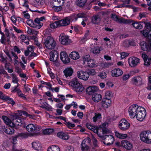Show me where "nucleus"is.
<instances>
[{
    "label": "nucleus",
    "mask_w": 151,
    "mask_h": 151,
    "mask_svg": "<svg viewBox=\"0 0 151 151\" xmlns=\"http://www.w3.org/2000/svg\"><path fill=\"white\" fill-rule=\"evenodd\" d=\"M23 115L27 116L26 111H16L11 115V118L12 120V126H21L24 123L23 119L20 117Z\"/></svg>",
    "instance_id": "nucleus-1"
},
{
    "label": "nucleus",
    "mask_w": 151,
    "mask_h": 151,
    "mask_svg": "<svg viewBox=\"0 0 151 151\" xmlns=\"http://www.w3.org/2000/svg\"><path fill=\"white\" fill-rule=\"evenodd\" d=\"M85 17V14L82 13H80L77 15L75 14L70 17H68L63 19L59 20L60 26H67L70 23L71 19L73 21H76L78 18H83Z\"/></svg>",
    "instance_id": "nucleus-2"
},
{
    "label": "nucleus",
    "mask_w": 151,
    "mask_h": 151,
    "mask_svg": "<svg viewBox=\"0 0 151 151\" xmlns=\"http://www.w3.org/2000/svg\"><path fill=\"white\" fill-rule=\"evenodd\" d=\"M140 139L146 144H151V131L149 130L142 132L140 134Z\"/></svg>",
    "instance_id": "nucleus-3"
},
{
    "label": "nucleus",
    "mask_w": 151,
    "mask_h": 151,
    "mask_svg": "<svg viewBox=\"0 0 151 151\" xmlns=\"http://www.w3.org/2000/svg\"><path fill=\"white\" fill-rule=\"evenodd\" d=\"M26 129L29 132L35 134H39L42 131L41 127L36 124H29L27 126Z\"/></svg>",
    "instance_id": "nucleus-4"
},
{
    "label": "nucleus",
    "mask_w": 151,
    "mask_h": 151,
    "mask_svg": "<svg viewBox=\"0 0 151 151\" xmlns=\"http://www.w3.org/2000/svg\"><path fill=\"white\" fill-rule=\"evenodd\" d=\"M44 45L46 49L48 50L54 49L56 46V42L54 39L50 36L48 37L44 41Z\"/></svg>",
    "instance_id": "nucleus-5"
},
{
    "label": "nucleus",
    "mask_w": 151,
    "mask_h": 151,
    "mask_svg": "<svg viewBox=\"0 0 151 151\" xmlns=\"http://www.w3.org/2000/svg\"><path fill=\"white\" fill-rule=\"evenodd\" d=\"M135 117L137 119L140 121H143L146 116V112L145 109L142 107H139Z\"/></svg>",
    "instance_id": "nucleus-6"
},
{
    "label": "nucleus",
    "mask_w": 151,
    "mask_h": 151,
    "mask_svg": "<svg viewBox=\"0 0 151 151\" xmlns=\"http://www.w3.org/2000/svg\"><path fill=\"white\" fill-rule=\"evenodd\" d=\"M140 106L136 104H133L129 106L127 110L130 117L131 119L134 118L137 111V110Z\"/></svg>",
    "instance_id": "nucleus-7"
},
{
    "label": "nucleus",
    "mask_w": 151,
    "mask_h": 151,
    "mask_svg": "<svg viewBox=\"0 0 151 151\" xmlns=\"http://www.w3.org/2000/svg\"><path fill=\"white\" fill-rule=\"evenodd\" d=\"M130 126V124L124 118H123L120 120L118 124L119 128L122 131H126L128 130Z\"/></svg>",
    "instance_id": "nucleus-8"
},
{
    "label": "nucleus",
    "mask_w": 151,
    "mask_h": 151,
    "mask_svg": "<svg viewBox=\"0 0 151 151\" xmlns=\"http://www.w3.org/2000/svg\"><path fill=\"white\" fill-rule=\"evenodd\" d=\"M103 134H101V137H100L103 139V142L105 144L108 145L112 144L114 141V139L113 136L111 135H103Z\"/></svg>",
    "instance_id": "nucleus-9"
},
{
    "label": "nucleus",
    "mask_w": 151,
    "mask_h": 151,
    "mask_svg": "<svg viewBox=\"0 0 151 151\" xmlns=\"http://www.w3.org/2000/svg\"><path fill=\"white\" fill-rule=\"evenodd\" d=\"M59 40L61 44L63 45H68L71 42V40L69 39V37L65 34L61 33L59 36Z\"/></svg>",
    "instance_id": "nucleus-10"
},
{
    "label": "nucleus",
    "mask_w": 151,
    "mask_h": 151,
    "mask_svg": "<svg viewBox=\"0 0 151 151\" xmlns=\"http://www.w3.org/2000/svg\"><path fill=\"white\" fill-rule=\"evenodd\" d=\"M128 62L131 67H135L139 63L140 60L137 57H132L128 58Z\"/></svg>",
    "instance_id": "nucleus-11"
},
{
    "label": "nucleus",
    "mask_w": 151,
    "mask_h": 151,
    "mask_svg": "<svg viewBox=\"0 0 151 151\" xmlns=\"http://www.w3.org/2000/svg\"><path fill=\"white\" fill-rule=\"evenodd\" d=\"M60 60L63 63L67 64L70 62V59L65 52L64 51L61 52L60 53Z\"/></svg>",
    "instance_id": "nucleus-12"
},
{
    "label": "nucleus",
    "mask_w": 151,
    "mask_h": 151,
    "mask_svg": "<svg viewBox=\"0 0 151 151\" xmlns=\"http://www.w3.org/2000/svg\"><path fill=\"white\" fill-rule=\"evenodd\" d=\"M77 75L79 79L85 81L87 80L89 77L87 71H83L82 70L78 72Z\"/></svg>",
    "instance_id": "nucleus-13"
},
{
    "label": "nucleus",
    "mask_w": 151,
    "mask_h": 151,
    "mask_svg": "<svg viewBox=\"0 0 151 151\" xmlns=\"http://www.w3.org/2000/svg\"><path fill=\"white\" fill-rule=\"evenodd\" d=\"M90 139L88 137L84 139L82 142L81 145V147L82 151H88L89 147L87 144L89 143Z\"/></svg>",
    "instance_id": "nucleus-14"
},
{
    "label": "nucleus",
    "mask_w": 151,
    "mask_h": 151,
    "mask_svg": "<svg viewBox=\"0 0 151 151\" xmlns=\"http://www.w3.org/2000/svg\"><path fill=\"white\" fill-rule=\"evenodd\" d=\"M86 126L87 128L93 131L94 132L97 134L99 137H101V133L99 132V129L98 128V127L94 126L89 123L86 124Z\"/></svg>",
    "instance_id": "nucleus-15"
},
{
    "label": "nucleus",
    "mask_w": 151,
    "mask_h": 151,
    "mask_svg": "<svg viewBox=\"0 0 151 151\" xmlns=\"http://www.w3.org/2000/svg\"><path fill=\"white\" fill-rule=\"evenodd\" d=\"M111 73L112 77H118L122 75L124 72L120 68H115L111 70Z\"/></svg>",
    "instance_id": "nucleus-16"
},
{
    "label": "nucleus",
    "mask_w": 151,
    "mask_h": 151,
    "mask_svg": "<svg viewBox=\"0 0 151 151\" xmlns=\"http://www.w3.org/2000/svg\"><path fill=\"white\" fill-rule=\"evenodd\" d=\"M32 147L35 150L42 151L43 150L42 144L39 141H36L32 143Z\"/></svg>",
    "instance_id": "nucleus-17"
},
{
    "label": "nucleus",
    "mask_w": 151,
    "mask_h": 151,
    "mask_svg": "<svg viewBox=\"0 0 151 151\" xmlns=\"http://www.w3.org/2000/svg\"><path fill=\"white\" fill-rule=\"evenodd\" d=\"M111 17L114 20L119 23H128L129 22L128 20L123 18H118V17L115 14H111Z\"/></svg>",
    "instance_id": "nucleus-18"
},
{
    "label": "nucleus",
    "mask_w": 151,
    "mask_h": 151,
    "mask_svg": "<svg viewBox=\"0 0 151 151\" xmlns=\"http://www.w3.org/2000/svg\"><path fill=\"white\" fill-rule=\"evenodd\" d=\"M132 82L133 84L137 86H140L143 84L142 79L139 76L133 78L132 79Z\"/></svg>",
    "instance_id": "nucleus-19"
},
{
    "label": "nucleus",
    "mask_w": 151,
    "mask_h": 151,
    "mask_svg": "<svg viewBox=\"0 0 151 151\" xmlns=\"http://www.w3.org/2000/svg\"><path fill=\"white\" fill-rule=\"evenodd\" d=\"M111 101L109 99L103 98L101 102L102 107L105 108H108L111 104Z\"/></svg>",
    "instance_id": "nucleus-20"
},
{
    "label": "nucleus",
    "mask_w": 151,
    "mask_h": 151,
    "mask_svg": "<svg viewBox=\"0 0 151 151\" xmlns=\"http://www.w3.org/2000/svg\"><path fill=\"white\" fill-rule=\"evenodd\" d=\"M121 145L123 147L128 150H131L133 148L132 144L127 140L122 141Z\"/></svg>",
    "instance_id": "nucleus-21"
},
{
    "label": "nucleus",
    "mask_w": 151,
    "mask_h": 151,
    "mask_svg": "<svg viewBox=\"0 0 151 151\" xmlns=\"http://www.w3.org/2000/svg\"><path fill=\"white\" fill-rule=\"evenodd\" d=\"M58 55L57 51L55 50L51 51L50 53V60L53 62L55 61L57 59Z\"/></svg>",
    "instance_id": "nucleus-22"
},
{
    "label": "nucleus",
    "mask_w": 151,
    "mask_h": 151,
    "mask_svg": "<svg viewBox=\"0 0 151 151\" xmlns=\"http://www.w3.org/2000/svg\"><path fill=\"white\" fill-rule=\"evenodd\" d=\"M108 123L105 122L101 124L98 127V128L99 129L100 133L101 134L106 133L107 132V130L106 128V126H107Z\"/></svg>",
    "instance_id": "nucleus-23"
},
{
    "label": "nucleus",
    "mask_w": 151,
    "mask_h": 151,
    "mask_svg": "<svg viewBox=\"0 0 151 151\" xmlns=\"http://www.w3.org/2000/svg\"><path fill=\"white\" fill-rule=\"evenodd\" d=\"M92 99L95 102H98L102 99V96L101 94L95 93L92 96Z\"/></svg>",
    "instance_id": "nucleus-24"
},
{
    "label": "nucleus",
    "mask_w": 151,
    "mask_h": 151,
    "mask_svg": "<svg viewBox=\"0 0 151 151\" xmlns=\"http://www.w3.org/2000/svg\"><path fill=\"white\" fill-rule=\"evenodd\" d=\"M63 73L66 78L70 77L73 73V70L71 67H68L66 68L63 71Z\"/></svg>",
    "instance_id": "nucleus-25"
},
{
    "label": "nucleus",
    "mask_w": 151,
    "mask_h": 151,
    "mask_svg": "<svg viewBox=\"0 0 151 151\" xmlns=\"http://www.w3.org/2000/svg\"><path fill=\"white\" fill-rule=\"evenodd\" d=\"M69 57L72 60H76L80 58L79 53L76 51H73L69 54Z\"/></svg>",
    "instance_id": "nucleus-26"
},
{
    "label": "nucleus",
    "mask_w": 151,
    "mask_h": 151,
    "mask_svg": "<svg viewBox=\"0 0 151 151\" xmlns=\"http://www.w3.org/2000/svg\"><path fill=\"white\" fill-rule=\"evenodd\" d=\"M140 45L141 49L144 51L149 50L150 47V45L148 43L144 41L141 42L140 43Z\"/></svg>",
    "instance_id": "nucleus-27"
},
{
    "label": "nucleus",
    "mask_w": 151,
    "mask_h": 151,
    "mask_svg": "<svg viewBox=\"0 0 151 151\" xmlns=\"http://www.w3.org/2000/svg\"><path fill=\"white\" fill-rule=\"evenodd\" d=\"M142 57L144 61V64L145 65H149L151 64V57L149 58L145 54L143 53L142 54Z\"/></svg>",
    "instance_id": "nucleus-28"
},
{
    "label": "nucleus",
    "mask_w": 151,
    "mask_h": 151,
    "mask_svg": "<svg viewBox=\"0 0 151 151\" xmlns=\"http://www.w3.org/2000/svg\"><path fill=\"white\" fill-rule=\"evenodd\" d=\"M0 98L1 99L7 101L8 103L12 105L15 104V102L13 99L8 96L1 94L0 95Z\"/></svg>",
    "instance_id": "nucleus-29"
},
{
    "label": "nucleus",
    "mask_w": 151,
    "mask_h": 151,
    "mask_svg": "<svg viewBox=\"0 0 151 151\" xmlns=\"http://www.w3.org/2000/svg\"><path fill=\"white\" fill-rule=\"evenodd\" d=\"M69 85L73 87L74 89L79 85L80 83L78 81L77 78H75L73 79L69 83Z\"/></svg>",
    "instance_id": "nucleus-30"
},
{
    "label": "nucleus",
    "mask_w": 151,
    "mask_h": 151,
    "mask_svg": "<svg viewBox=\"0 0 151 151\" xmlns=\"http://www.w3.org/2000/svg\"><path fill=\"white\" fill-rule=\"evenodd\" d=\"M87 64V66L90 68H96L98 65L96 61L93 59L89 60Z\"/></svg>",
    "instance_id": "nucleus-31"
},
{
    "label": "nucleus",
    "mask_w": 151,
    "mask_h": 151,
    "mask_svg": "<svg viewBox=\"0 0 151 151\" xmlns=\"http://www.w3.org/2000/svg\"><path fill=\"white\" fill-rule=\"evenodd\" d=\"M12 126H9L6 127L4 129V130L5 132L6 133L9 134H12L14 133V130L13 127Z\"/></svg>",
    "instance_id": "nucleus-32"
},
{
    "label": "nucleus",
    "mask_w": 151,
    "mask_h": 151,
    "mask_svg": "<svg viewBox=\"0 0 151 151\" xmlns=\"http://www.w3.org/2000/svg\"><path fill=\"white\" fill-rule=\"evenodd\" d=\"M114 133L116 137L120 139H125L128 137L127 134H122L117 131H115L114 132Z\"/></svg>",
    "instance_id": "nucleus-33"
},
{
    "label": "nucleus",
    "mask_w": 151,
    "mask_h": 151,
    "mask_svg": "<svg viewBox=\"0 0 151 151\" xmlns=\"http://www.w3.org/2000/svg\"><path fill=\"white\" fill-rule=\"evenodd\" d=\"M57 136L64 140H67L68 139V135L63 132H58L57 134Z\"/></svg>",
    "instance_id": "nucleus-34"
},
{
    "label": "nucleus",
    "mask_w": 151,
    "mask_h": 151,
    "mask_svg": "<svg viewBox=\"0 0 151 151\" xmlns=\"http://www.w3.org/2000/svg\"><path fill=\"white\" fill-rule=\"evenodd\" d=\"M11 20L14 24H16L17 22L18 23L20 22L22 19L20 17H16L14 15H12L11 17Z\"/></svg>",
    "instance_id": "nucleus-35"
},
{
    "label": "nucleus",
    "mask_w": 151,
    "mask_h": 151,
    "mask_svg": "<svg viewBox=\"0 0 151 151\" xmlns=\"http://www.w3.org/2000/svg\"><path fill=\"white\" fill-rule=\"evenodd\" d=\"M95 87L89 86L86 89V93L89 95H92L96 93Z\"/></svg>",
    "instance_id": "nucleus-36"
},
{
    "label": "nucleus",
    "mask_w": 151,
    "mask_h": 151,
    "mask_svg": "<svg viewBox=\"0 0 151 151\" xmlns=\"http://www.w3.org/2000/svg\"><path fill=\"white\" fill-rule=\"evenodd\" d=\"M2 119L6 124L12 126V121L7 117L3 116H2Z\"/></svg>",
    "instance_id": "nucleus-37"
},
{
    "label": "nucleus",
    "mask_w": 151,
    "mask_h": 151,
    "mask_svg": "<svg viewBox=\"0 0 151 151\" xmlns=\"http://www.w3.org/2000/svg\"><path fill=\"white\" fill-rule=\"evenodd\" d=\"M101 47L98 46H94L91 48V51L93 54L96 55L99 54L100 52Z\"/></svg>",
    "instance_id": "nucleus-38"
},
{
    "label": "nucleus",
    "mask_w": 151,
    "mask_h": 151,
    "mask_svg": "<svg viewBox=\"0 0 151 151\" xmlns=\"http://www.w3.org/2000/svg\"><path fill=\"white\" fill-rule=\"evenodd\" d=\"M92 22L94 24H98L101 21V19L98 15L94 16L92 18Z\"/></svg>",
    "instance_id": "nucleus-39"
},
{
    "label": "nucleus",
    "mask_w": 151,
    "mask_h": 151,
    "mask_svg": "<svg viewBox=\"0 0 151 151\" xmlns=\"http://www.w3.org/2000/svg\"><path fill=\"white\" fill-rule=\"evenodd\" d=\"M47 151H60V148L57 145H52L50 146L47 149Z\"/></svg>",
    "instance_id": "nucleus-40"
},
{
    "label": "nucleus",
    "mask_w": 151,
    "mask_h": 151,
    "mask_svg": "<svg viewBox=\"0 0 151 151\" xmlns=\"http://www.w3.org/2000/svg\"><path fill=\"white\" fill-rule=\"evenodd\" d=\"M142 23L140 22H135L133 23L132 25L136 29H141L143 28V25L142 24Z\"/></svg>",
    "instance_id": "nucleus-41"
},
{
    "label": "nucleus",
    "mask_w": 151,
    "mask_h": 151,
    "mask_svg": "<svg viewBox=\"0 0 151 151\" xmlns=\"http://www.w3.org/2000/svg\"><path fill=\"white\" fill-rule=\"evenodd\" d=\"M87 0H77L76 3L80 7H83L85 5Z\"/></svg>",
    "instance_id": "nucleus-42"
},
{
    "label": "nucleus",
    "mask_w": 151,
    "mask_h": 151,
    "mask_svg": "<svg viewBox=\"0 0 151 151\" xmlns=\"http://www.w3.org/2000/svg\"><path fill=\"white\" fill-rule=\"evenodd\" d=\"M84 89V87L83 85L80 83L78 86L75 88L74 90L76 92L80 93L82 92Z\"/></svg>",
    "instance_id": "nucleus-43"
},
{
    "label": "nucleus",
    "mask_w": 151,
    "mask_h": 151,
    "mask_svg": "<svg viewBox=\"0 0 151 151\" xmlns=\"http://www.w3.org/2000/svg\"><path fill=\"white\" fill-rule=\"evenodd\" d=\"M71 28L72 29H74L75 32L77 33H79L81 31L82 29V27L78 25H75L74 27L71 26Z\"/></svg>",
    "instance_id": "nucleus-44"
},
{
    "label": "nucleus",
    "mask_w": 151,
    "mask_h": 151,
    "mask_svg": "<svg viewBox=\"0 0 151 151\" xmlns=\"http://www.w3.org/2000/svg\"><path fill=\"white\" fill-rule=\"evenodd\" d=\"M29 4L28 2L26 0H24V2L23 4V7L25 8L27 10L29 9V11L31 12H35V11L32 10L29 7Z\"/></svg>",
    "instance_id": "nucleus-45"
},
{
    "label": "nucleus",
    "mask_w": 151,
    "mask_h": 151,
    "mask_svg": "<svg viewBox=\"0 0 151 151\" xmlns=\"http://www.w3.org/2000/svg\"><path fill=\"white\" fill-rule=\"evenodd\" d=\"M101 118V114L96 113L95 116L93 118V122H96Z\"/></svg>",
    "instance_id": "nucleus-46"
},
{
    "label": "nucleus",
    "mask_w": 151,
    "mask_h": 151,
    "mask_svg": "<svg viewBox=\"0 0 151 151\" xmlns=\"http://www.w3.org/2000/svg\"><path fill=\"white\" fill-rule=\"evenodd\" d=\"M120 1L123 2V4L118 5L116 7L118 8L122 7L124 6V5L126 4H129L130 3V0H120Z\"/></svg>",
    "instance_id": "nucleus-47"
},
{
    "label": "nucleus",
    "mask_w": 151,
    "mask_h": 151,
    "mask_svg": "<svg viewBox=\"0 0 151 151\" xmlns=\"http://www.w3.org/2000/svg\"><path fill=\"white\" fill-rule=\"evenodd\" d=\"M56 4H57L58 6H62L64 5L65 3L64 1V0H52Z\"/></svg>",
    "instance_id": "nucleus-48"
},
{
    "label": "nucleus",
    "mask_w": 151,
    "mask_h": 151,
    "mask_svg": "<svg viewBox=\"0 0 151 151\" xmlns=\"http://www.w3.org/2000/svg\"><path fill=\"white\" fill-rule=\"evenodd\" d=\"M60 26L59 21H55L54 23L50 24V27L51 28H55Z\"/></svg>",
    "instance_id": "nucleus-49"
},
{
    "label": "nucleus",
    "mask_w": 151,
    "mask_h": 151,
    "mask_svg": "<svg viewBox=\"0 0 151 151\" xmlns=\"http://www.w3.org/2000/svg\"><path fill=\"white\" fill-rule=\"evenodd\" d=\"M52 9L55 12H58L59 11H60L62 10V7L59 6H53L52 7Z\"/></svg>",
    "instance_id": "nucleus-50"
},
{
    "label": "nucleus",
    "mask_w": 151,
    "mask_h": 151,
    "mask_svg": "<svg viewBox=\"0 0 151 151\" xmlns=\"http://www.w3.org/2000/svg\"><path fill=\"white\" fill-rule=\"evenodd\" d=\"M113 65L112 63H102L101 64V67L102 68H108L110 66L112 65Z\"/></svg>",
    "instance_id": "nucleus-51"
},
{
    "label": "nucleus",
    "mask_w": 151,
    "mask_h": 151,
    "mask_svg": "<svg viewBox=\"0 0 151 151\" xmlns=\"http://www.w3.org/2000/svg\"><path fill=\"white\" fill-rule=\"evenodd\" d=\"M54 132V129H47L43 131V133L45 134H49Z\"/></svg>",
    "instance_id": "nucleus-52"
},
{
    "label": "nucleus",
    "mask_w": 151,
    "mask_h": 151,
    "mask_svg": "<svg viewBox=\"0 0 151 151\" xmlns=\"http://www.w3.org/2000/svg\"><path fill=\"white\" fill-rule=\"evenodd\" d=\"M131 76L130 74L129 73L124 74L122 77V80L126 81L128 80Z\"/></svg>",
    "instance_id": "nucleus-53"
},
{
    "label": "nucleus",
    "mask_w": 151,
    "mask_h": 151,
    "mask_svg": "<svg viewBox=\"0 0 151 151\" xmlns=\"http://www.w3.org/2000/svg\"><path fill=\"white\" fill-rule=\"evenodd\" d=\"M91 59L90 55H87L83 57V60L84 63L86 62L88 63V62Z\"/></svg>",
    "instance_id": "nucleus-54"
},
{
    "label": "nucleus",
    "mask_w": 151,
    "mask_h": 151,
    "mask_svg": "<svg viewBox=\"0 0 151 151\" xmlns=\"http://www.w3.org/2000/svg\"><path fill=\"white\" fill-rule=\"evenodd\" d=\"M106 73L104 72H99L98 75V76L101 79H104L106 78L107 76Z\"/></svg>",
    "instance_id": "nucleus-55"
},
{
    "label": "nucleus",
    "mask_w": 151,
    "mask_h": 151,
    "mask_svg": "<svg viewBox=\"0 0 151 151\" xmlns=\"http://www.w3.org/2000/svg\"><path fill=\"white\" fill-rule=\"evenodd\" d=\"M43 24V23H40V24H39L34 22L33 27L37 29H39L42 27Z\"/></svg>",
    "instance_id": "nucleus-56"
},
{
    "label": "nucleus",
    "mask_w": 151,
    "mask_h": 151,
    "mask_svg": "<svg viewBox=\"0 0 151 151\" xmlns=\"http://www.w3.org/2000/svg\"><path fill=\"white\" fill-rule=\"evenodd\" d=\"M32 39L34 40L35 43L38 47L39 48H41L42 46L41 45L40 43L38 42L37 38L35 37H33Z\"/></svg>",
    "instance_id": "nucleus-57"
},
{
    "label": "nucleus",
    "mask_w": 151,
    "mask_h": 151,
    "mask_svg": "<svg viewBox=\"0 0 151 151\" xmlns=\"http://www.w3.org/2000/svg\"><path fill=\"white\" fill-rule=\"evenodd\" d=\"M141 32L144 37H148L149 34V31L148 30L146 29H145Z\"/></svg>",
    "instance_id": "nucleus-58"
},
{
    "label": "nucleus",
    "mask_w": 151,
    "mask_h": 151,
    "mask_svg": "<svg viewBox=\"0 0 151 151\" xmlns=\"http://www.w3.org/2000/svg\"><path fill=\"white\" fill-rule=\"evenodd\" d=\"M87 72L89 74V76L90 75L91 76H94L96 74V72L94 69L89 70H88Z\"/></svg>",
    "instance_id": "nucleus-59"
},
{
    "label": "nucleus",
    "mask_w": 151,
    "mask_h": 151,
    "mask_svg": "<svg viewBox=\"0 0 151 151\" xmlns=\"http://www.w3.org/2000/svg\"><path fill=\"white\" fill-rule=\"evenodd\" d=\"M65 124L69 128L74 127H75V125L74 124L70 123L68 120L66 122V121Z\"/></svg>",
    "instance_id": "nucleus-60"
},
{
    "label": "nucleus",
    "mask_w": 151,
    "mask_h": 151,
    "mask_svg": "<svg viewBox=\"0 0 151 151\" xmlns=\"http://www.w3.org/2000/svg\"><path fill=\"white\" fill-rule=\"evenodd\" d=\"M112 94L111 92L110 91H107L105 93V98H108L112 97Z\"/></svg>",
    "instance_id": "nucleus-61"
},
{
    "label": "nucleus",
    "mask_w": 151,
    "mask_h": 151,
    "mask_svg": "<svg viewBox=\"0 0 151 151\" xmlns=\"http://www.w3.org/2000/svg\"><path fill=\"white\" fill-rule=\"evenodd\" d=\"M148 85L147 88L148 90H151V76L148 77Z\"/></svg>",
    "instance_id": "nucleus-62"
},
{
    "label": "nucleus",
    "mask_w": 151,
    "mask_h": 151,
    "mask_svg": "<svg viewBox=\"0 0 151 151\" xmlns=\"http://www.w3.org/2000/svg\"><path fill=\"white\" fill-rule=\"evenodd\" d=\"M24 17L27 19H29L30 18V15L27 12V11H23L22 12Z\"/></svg>",
    "instance_id": "nucleus-63"
},
{
    "label": "nucleus",
    "mask_w": 151,
    "mask_h": 151,
    "mask_svg": "<svg viewBox=\"0 0 151 151\" xmlns=\"http://www.w3.org/2000/svg\"><path fill=\"white\" fill-rule=\"evenodd\" d=\"M129 55V54L127 52H123L120 53L121 58L122 59L126 57H127Z\"/></svg>",
    "instance_id": "nucleus-64"
}]
</instances>
